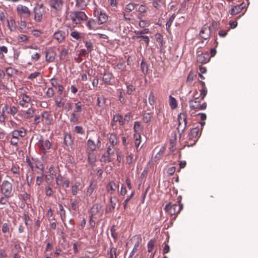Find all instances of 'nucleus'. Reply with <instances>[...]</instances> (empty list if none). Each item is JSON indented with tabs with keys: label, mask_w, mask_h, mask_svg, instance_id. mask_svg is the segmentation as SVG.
Segmentation results:
<instances>
[{
	"label": "nucleus",
	"mask_w": 258,
	"mask_h": 258,
	"mask_svg": "<svg viewBox=\"0 0 258 258\" xmlns=\"http://www.w3.org/2000/svg\"><path fill=\"white\" fill-rule=\"evenodd\" d=\"M70 17L73 23L75 24H80L88 19L87 16L82 11L71 12Z\"/></svg>",
	"instance_id": "1"
},
{
	"label": "nucleus",
	"mask_w": 258,
	"mask_h": 258,
	"mask_svg": "<svg viewBox=\"0 0 258 258\" xmlns=\"http://www.w3.org/2000/svg\"><path fill=\"white\" fill-rule=\"evenodd\" d=\"M1 192L6 197L13 196L12 184L8 180H4L1 184Z\"/></svg>",
	"instance_id": "2"
},
{
	"label": "nucleus",
	"mask_w": 258,
	"mask_h": 258,
	"mask_svg": "<svg viewBox=\"0 0 258 258\" xmlns=\"http://www.w3.org/2000/svg\"><path fill=\"white\" fill-rule=\"evenodd\" d=\"M16 12L20 17L25 19H28L31 15V11L29 8L21 4L17 5Z\"/></svg>",
	"instance_id": "3"
},
{
	"label": "nucleus",
	"mask_w": 258,
	"mask_h": 258,
	"mask_svg": "<svg viewBox=\"0 0 258 258\" xmlns=\"http://www.w3.org/2000/svg\"><path fill=\"white\" fill-rule=\"evenodd\" d=\"M182 209V205H177L176 204L171 205L170 203L166 204L164 210L171 215H174L179 213Z\"/></svg>",
	"instance_id": "4"
},
{
	"label": "nucleus",
	"mask_w": 258,
	"mask_h": 258,
	"mask_svg": "<svg viewBox=\"0 0 258 258\" xmlns=\"http://www.w3.org/2000/svg\"><path fill=\"white\" fill-rule=\"evenodd\" d=\"M33 12L34 14V20L37 22H40L42 19V15L45 12V9L43 5L37 4L33 9Z\"/></svg>",
	"instance_id": "5"
},
{
	"label": "nucleus",
	"mask_w": 258,
	"mask_h": 258,
	"mask_svg": "<svg viewBox=\"0 0 258 258\" xmlns=\"http://www.w3.org/2000/svg\"><path fill=\"white\" fill-rule=\"evenodd\" d=\"M93 15L95 17H97L98 19V24L99 25L105 23L108 20L107 15L99 10L97 8H95L94 9Z\"/></svg>",
	"instance_id": "6"
},
{
	"label": "nucleus",
	"mask_w": 258,
	"mask_h": 258,
	"mask_svg": "<svg viewBox=\"0 0 258 258\" xmlns=\"http://www.w3.org/2000/svg\"><path fill=\"white\" fill-rule=\"evenodd\" d=\"M101 145V141L100 137L98 136L97 138V143H95L93 140L91 139H89L88 140L87 142V145L88 147V149L89 150V151L93 152L96 150V149H99L100 148Z\"/></svg>",
	"instance_id": "7"
},
{
	"label": "nucleus",
	"mask_w": 258,
	"mask_h": 258,
	"mask_svg": "<svg viewBox=\"0 0 258 258\" xmlns=\"http://www.w3.org/2000/svg\"><path fill=\"white\" fill-rule=\"evenodd\" d=\"M48 4L51 8L59 11L62 8L63 2L62 0H49Z\"/></svg>",
	"instance_id": "8"
},
{
	"label": "nucleus",
	"mask_w": 258,
	"mask_h": 258,
	"mask_svg": "<svg viewBox=\"0 0 258 258\" xmlns=\"http://www.w3.org/2000/svg\"><path fill=\"white\" fill-rule=\"evenodd\" d=\"M211 29L208 26H204L200 31V36L204 39L207 40L210 37Z\"/></svg>",
	"instance_id": "9"
},
{
	"label": "nucleus",
	"mask_w": 258,
	"mask_h": 258,
	"mask_svg": "<svg viewBox=\"0 0 258 258\" xmlns=\"http://www.w3.org/2000/svg\"><path fill=\"white\" fill-rule=\"evenodd\" d=\"M210 57L208 52L199 54L197 56V60L199 63H206L210 60Z\"/></svg>",
	"instance_id": "10"
},
{
	"label": "nucleus",
	"mask_w": 258,
	"mask_h": 258,
	"mask_svg": "<svg viewBox=\"0 0 258 258\" xmlns=\"http://www.w3.org/2000/svg\"><path fill=\"white\" fill-rule=\"evenodd\" d=\"M118 202V199L116 196L110 197V206L106 207L105 212L107 213L112 212L116 206V203Z\"/></svg>",
	"instance_id": "11"
},
{
	"label": "nucleus",
	"mask_w": 258,
	"mask_h": 258,
	"mask_svg": "<svg viewBox=\"0 0 258 258\" xmlns=\"http://www.w3.org/2000/svg\"><path fill=\"white\" fill-rule=\"evenodd\" d=\"M86 26L90 31H95L98 29L97 23L93 19H89L86 22Z\"/></svg>",
	"instance_id": "12"
},
{
	"label": "nucleus",
	"mask_w": 258,
	"mask_h": 258,
	"mask_svg": "<svg viewBox=\"0 0 258 258\" xmlns=\"http://www.w3.org/2000/svg\"><path fill=\"white\" fill-rule=\"evenodd\" d=\"M245 7L244 4H241L240 5L232 6L229 11V13L233 16L239 13Z\"/></svg>",
	"instance_id": "13"
},
{
	"label": "nucleus",
	"mask_w": 258,
	"mask_h": 258,
	"mask_svg": "<svg viewBox=\"0 0 258 258\" xmlns=\"http://www.w3.org/2000/svg\"><path fill=\"white\" fill-rule=\"evenodd\" d=\"M2 111L4 113H7L8 114H11L12 115H15L17 113V108L14 106H10V107L5 105L3 107Z\"/></svg>",
	"instance_id": "14"
},
{
	"label": "nucleus",
	"mask_w": 258,
	"mask_h": 258,
	"mask_svg": "<svg viewBox=\"0 0 258 258\" xmlns=\"http://www.w3.org/2000/svg\"><path fill=\"white\" fill-rule=\"evenodd\" d=\"M88 161L90 165L94 166L96 162V156L95 154L92 151H87Z\"/></svg>",
	"instance_id": "15"
},
{
	"label": "nucleus",
	"mask_w": 258,
	"mask_h": 258,
	"mask_svg": "<svg viewBox=\"0 0 258 258\" xmlns=\"http://www.w3.org/2000/svg\"><path fill=\"white\" fill-rule=\"evenodd\" d=\"M66 33L62 31H58L53 34V37L58 42H62L65 38Z\"/></svg>",
	"instance_id": "16"
},
{
	"label": "nucleus",
	"mask_w": 258,
	"mask_h": 258,
	"mask_svg": "<svg viewBox=\"0 0 258 258\" xmlns=\"http://www.w3.org/2000/svg\"><path fill=\"white\" fill-rule=\"evenodd\" d=\"M41 120L44 122L45 124L49 125L51 123L52 119L50 118V113L48 111H45L41 113Z\"/></svg>",
	"instance_id": "17"
},
{
	"label": "nucleus",
	"mask_w": 258,
	"mask_h": 258,
	"mask_svg": "<svg viewBox=\"0 0 258 258\" xmlns=\"http://www.w3.org/2000/svg\"><path fill=\"white\" fill-rule=\"evenodd\" d=\"M21 96L22 100L19 101V104L23 107H27V106L26 105V104L30 102L31 99L30 96L26 94H22Z\"/></svg>",
	"instance_id": "18"
},
{
	"label": "nucleus",
	"mask_w": 258,
	"mask_h": 258,
	"mask_svg": "<svg viewBox=\"0 0 258 258\" xmlns=\"http://www.w3.org/2000/svg\"><path fill=\"white\" fill-rule=\"evenodd\" d=\"M55 57V53L52 50H49L45 52V59L48 62H52Z\"/></svg>",
	"instance_id": "19"
},
{
	"label": "nucleus",
	"mask_w": 258,
	"mask_h": 258,
	"mask_svg": "<svg viewBox=\"0 0 258 258\" xmlns=\"http://www.w3.org/2000/svg\"><path fill=\"white\" fill-rule=\"evenodd\" d=\"M113 78V75L109 72H105L102 77L103 82L108 85H111V80Z\"/></svg>",
	"instance_id": "20"
},
{
	"label": "nucleus",
	"mask_w": 258,
	"mask_h": 258,
	"mask_svg": "<svg viewBox=\"0 0 258 258\" xmlns=\"http://www.w3.org/2000/svg\"><path fill=\"white\" fill-rule=\"evenodd\" d=\"M118 185L115 184L113 181H111L107 184V189L110 194H112L116 189L118 188Z\"/></svg>",
	"instance_id": "21"
},
{
	"label": "nucleus",
	"mask_w": 258,
	"mask_h": 258,
	"mask_svg": "<svg viewBox=\"0 0 258 258\" xmlns=\"http://www.w3.org/2000/svg\"><path fill=\"white\" fill-rule=\"evenodd\" d=\"M35 113V109L32 107L29 108L26 111L24 114H22V116L25 118L29 119L32 118Z\"/></svg>",
	"instance_id": "22"
},
{
	"label": "nucleus",
	"mask_w": 258,
	"mask_h": 258,
	"mask_svg": "<svg viewBox=\"0 0 258 258\" xmlns=\"http://www.w3.org/2000/svg\"><path fill=\"white\" fill-rule=\"evenodd\" d=\"M7 26L11 32L15 31L16 30V25L15 20L11 18L7 20Z\"/></svg>",
	"instance_id": "23"
},
{
	"label": "nucleus",
	"mask_w": 258,
	"mask_h": 258,
	"mask_svg": "<svg viewBox=\"0 0 258 258\" xmlns=\"http://www.w3.org/2000/svg\"><path fill=\"white\" fill-rule=\"evenodd\" d=\"M50 147L51 144L48 140L41 142V149L43 150L44 153H46L47 151L50 148Z\"/></svg>",
	"instance_id": "24"
},
{
	"label": "nucleus",
	"mask_w": 258,
	"mask_h": 258,
	"mask_svg": "<svg viewBox=\"0 0 258 258\" xmlns=\"http://www.w3.org/2000/svg\"><path fill=\"white\" fill-rule=\"evenodd\" d=\"M143 128L139 121H135L134 125V135H141V132L143 131Z\"/></svg>",
	"instance_id": "25"
},
{
	"label": "nucleus",
	"mask_w": 258,
	"mask_h": 258,
	"mask_svg": "<svg viewBox=\"0 0 258 258\" xmlns=\"http://www.w3.org/2000/svg\"><path fill=\"white\" fill-rule=\"evenodd\" d=\"M80 115L79 114L72 112L70 115V120L71 122L77 124L79 122Z\"/></svg>",
	"instance_id": "26"
},
{
	"label": "nucleus",
	"mask_w": 258,
	"mask_h": 258,
	"mask_svg": "<svg viewBox=\"0 0 258 258\" xmlns=\"http://www.w3.org/2000/svg\"><path fill=\"white\" fill-rule=\"evenodd\" d=\"M193 103H190L189 105V107L191 109H198L199 110H205L207 107V103L206 102L203 103L202 105H193Z\"/></svg>",
	"instance_id": "27"
},
{
	"label": "nucleus",
	"mask_w": 258,
	"mask_h": 258,
	"mask_svg": "<svg viewBox=\"0 0 258 258\" xmlns=\"http://www.w3.org/2000/svg\"><path fill=\"white\" fill-rule=\"evenodd\" d=\"M199 134V128L195 127L191 130L190 133L188 134V139L190 140L192 139L193 138H197Z\"/></svg>",
	"instance_id": "28"
},
{
	"label": "nucleus",
	"mask_w": 258,
	"mask_h": 258,
	"mask_svg": "<svg viewBox=\"0 0 258 258\" xmlns=\"http://www.w3.org/2000/svg\"><path fill=\"white\" fill-rule=\"evenodd\" d=\"M83 106L81 102L78 101L77 103H75V108L73 112L77 114L81 113L82 111Z\"/></svg>",
	"instance_id": "29"
},
{
	"label": "nucleus",
	"mask_w": 258,
	"mask_h": 258,
	"mask_svg": "<svg viewBox=\"0 0 258 258\" xmlns=\"http://www.w3.org/2000/svg\"><path fill=\"white\" fill-rule=\"evenodd\" d=\"M98 106L102 108H104L106 103V98L103 96H100L97 99Z\"/></svg>",
	"instance_id": "30"
},
{
	"label": "nucleus",
	"mask_w": 258,
	"mask_h": 258,
	"mask_svg": "<svg viewBox=\"0 0 258 258\" xmlns=\"http://www.w3.org/2000/svg\"><path fill=\"white\" fill-rule=\"evenodd\" d=\"M64 143L67 146H71L73 144V140L72 139L71 135L70 134H66L63 139Z\"/></svg>",
	"instance_id": "31"
},
{
	"label": "nucleus",
	"mask_w": 258,
	"mask_h": 258,
	"mask_svg": "<svg viewBox=\"0 0 258 258\" xmlns=\"http://www.w3.org/2000/svg\"><path fill=\"white\" fill-rule=\"evenodd\" d=\"M134 139H135V145L137 151H138L141 148H141L139 147L140 145L141 144V135H134Z\"/></svg>",
	"instance_id": "32"
},
{
	"label": "nucleus",
	"mask_w": 258,
	"mask_h": 258,
	"mask_svg": "<svg viewBox=\"0 0 258 258\" xmlns=\"http://www.w3.org/2000/svg\"><path fill=\"white\" fill-rule=\"evenodd\" d=\"M87 5V4L85 0H76V6L81 10H84Z\"/></svg>",
	"instance_id": "33"
},
{
	"label": "nucleus",
	"mask_w": 258,
	"mask_h": 258,
	"mask_svg": "<svg viewBox=\"0 0 258 258\" xmlns=\"http://www.w3.org/2000/svg\"><path fill=\"white\" fill-rule=\"evenodd\" d=\"M101 208V206L99 204H94L92 206V207L91 210V215L94 216V215H96L100 211Z\"/></svg>",
	"instance_id": "34"
},
{
	"label": "nucleus",
	"mask_w": 258,
	"mask_h": 258,
	"mask_svg": "<svg viewBox=\"0 0 258 258\" xmlns=\"http://www.w3.org/2000/svg\"><path fill=\"white\" fill-rule=\"evenodd\" d=\"M109 142L110 145H116L118 143V140L117 139L116 135L114 134H110L109 138Z\"/></svg>",
	"instance_id": "35"
},
{
	"label": "nucleus",
	"mask_w": 258,
	"mask_h": 258,
	"mask_svg": "<svg viewBox=\"0 0 258 258\" xmlns=\"http://www.w3.org/2000/svg\"><path fill=\"white\" fill-rule=\"evenodd\" d=\"M11 170L15 175L16 177H20V169L19 166L13 165Z\"/></svg>",
	"instance_id": "36"
},
{
	"label": "nucleus",
	"mask_w": 258,
	"mask_h": 258,
	"mask_svg": "<svg viewBox=\"0 0 258 258\" xmlns=\"http://www.w3.org/2000/svg\"><path fill=\"white\" fill-rule=\"evenodd\" d=\"M169 105L170 107L174 109L177 107V103L175 98L172 96H169Z\"/></svg>",
	"instance_id": "37"
},
{
	"label": "nucleus",
	"mask_w": 258,
	"mask_h": 258,
	"mask_svg": "<svg viewBox=\"0 0 258 258\" xmlns=\"http://www.w3.org/2000/svg\"><path fill=\"white\" fill-rule=\"evenodd\" d=\"M124 120L123 117L120 115H115L113 116V120L115 122H118L120 124L122 125L124 123Z\"/></svg>",
	"instance_id": "38"
},
{
	"label": "nucleus",
	"mask_w": 258,
	"mask_h": 258,
	"mask_svg": "<svg viewBox=\"0 0 258 258\" xmlns=\"http://www.w3.org/2000/svg\"><path fill=\"white\" fill-rule=\"evenodd\" d=\"M175 18V15L173 14L169 19L168 21L166 24V28L168 31L172 25V23Z\"/></svg>",
	"instance_id": "39"
},
{
	"label": "nucleus",
	"mask_w": 258,
	"mask_h": 258,
	"mask_svg": "<svg viewBox=\"0 0 258 258\" xmlns=\"http://www.w3.org/2000/svg\"><path fill=\"white\" fill-rule=\"evenodd\" d=\"M54 102L57 107H62L65 104V100L62 97H60L58 99H55Z\"/></svg>",
	"instance_id": "40"
},
{
	"label": "nucleus",
	"mask_w": 258,
	"mask_h": 258,
	"mask_svg": "<svg viewBox=\"0 0 258 258\" xmlns=\"http://www.w3.org/2000/svg\"><path fill=\"white\" fill-rule=\"evenodd\" d=\"M118 91H119V96H118L119 101L122 103H125L126 102V100L124 97L125 93L123 92V90L122 89H121V90H118Z\"/></svg>",
	"instance_id": "41"
},
{
	"label": "nucleus",
	"mask_w": 258,
	"mask_h": 258,
	"mask_svg": "<svg viewBox=\"0 0 258 258\" xmlns=\"http://www.w3.org/2000/svg\"><path fill=\"white\" fill-rule=\"evenodd\" d=\"M136 6L137 5L136 4L129 3L125 6V10L128 12H131L135 9Z\"/></svg>",
	"instance_id": "42"
},
{
	"label": "nucleus",
	"mask_w": 258,
	"mask_h": 258,
	"mask_svg": "<svg viewBox=\"0 0 258 258\" xmlns=\"http://www.w3.org/2000/svg\"><path fill=\"white\" fill-rule=\"evenodd\" d=\"M85 46L87 48L88 53L91 52L93 50V45L92 43L90 41H84Z\"/></svg>",
	"instance_id": "43"
},
{
	"label": "nucleus",
	"mask_w": 258,
	"mask_h": 258,
	"mask_svg": "<svg viewBox=\"0 0 258 258\" xmlns=\"http://www.w3.org/2000/svg\"><path fill=\"white\" fill-rule=\"evenodd\" d=\"M185 115H186V112H180L178 115V117H177V119H178V131H179V130H180V127H181V121L183 119V117Z\"/></svg>",
	"instance_id": "44"
},
{
	"label": "nucleus",
	"mask_w": 258,
	"mask_h": 258,
	"mask_svg": "<svg viewBox=\"0 0 258 258\" xmlns=\"http://www.w3.org/2000/svg\"><path fill=\"white\" fill-rule=\"evenodd\" d=\"M73 131L78 134L83 135L85 133L84 130L81 126H75L73 129Z\"/></svg>",
	"instance_id": "45"
},
{
	"label": "nucleus",
	"mask_w": 258,
	"mask_h": 258,
	"mask_svg": "<svg viewBox=\"0 0 258 258\" xmlns=\"http://www.w3.org/2000/svg\"><path fill=\"white\" fill-rule=\"evenodd\" d=\"M19 29L21 32H24V30L26 28L27 24L25 21L20 20L18 22Z\"/></svg>",
	"instance_id": "46"
},
{
	"label": "nucleus",
	"mask_w": 258,
	"mask_h": 258,
	"mask_svg": "<svg viewBox=\"0 0 258 258\" xmlns=\"http://www.w3.org/2000/svg\"><path fill=\"white\" fill-rule=\"evenodd\" d=\"M59 210L60 212V216L62 221L66 218V212L62 205L59 204Z\"/></svg>",
	"instance_id": "47"
},
{
	"label": "nucleus",
	"mask_w": 258,
	"mask_h": 258,
	"mask_svg": "<svg viewBox=\"0 0 258 258\" xmlns=\"http://www.w3.org/2000/svg\"><path fill=\"white\" fill-rule=\"evenodd\" d=\"M149 103L151 105L155 103V95L153 91H151L148 98Z\"/></svg>",
	"instance_id": "48"
},
{
	"label": "nucleus",
	"mask_w": 258,
	"mask_h": 258,
	"mask_svg": "<svg viewBox=\"0 0 258 258\" xmlns=\"http://www.w3.org/2000/svg\"><path fill=\"white\" fill-rule=\"evenodd\" d=\"M10 226L7 223H5L3 224L2 227V230L4 233H10Z\"/></svg>",
	"instance_id": "49"
},
{
	"label": "nucleus",
	"mask_w": 258,
	"mask_h": 258,
	"mask_svg": "<svg viewBox=\"0 0 258 258\" xmlns=\"http://www.w3.org/2000/svg\"><path fill=\"white\" fill-rule=\"evenodd\" d=\"M70 35L75 39L77 40H80L81 38L80 33L77 31H73L71 32Z\"/></svg>",
	"instance_id": "50"
},
{
	"label": "nucleus",
	"mask_w": 258,
	"mask_h": 258,
	"mask_svg": "<svg viewBox=\"0 0 258 258\" xmlns=\"http://www.w3.org/2000/svg\"><path fill=\"white\" fill-rule=\"evenodd\" d=\"M136 38H140V39L144 40L145 41L147 46H148L149 45L150 40H149V38L148 36H147L146 35H139V36H137Z\"/></svg>",
	"instance_id": "51"
},
{
	"label": "nucleus",
	"mask_w": 258,
	"mask_h": 258,
	"mask_svg": "<svg viewBox=\"0 0 258 258\" xmlns=\"http://www.w3.org/2000/svg\"><path fill=\"white\" fill-rule=\"evenodd\" d=\"M200 92L201 100H203L207 94V89L206 87H202Z\"/></svg>",
	"instance_id": "52"
},
{
	"label": "nucleus",
	"mask_w": 258,
	"mask_h": 258,
	"mask_svg": "<svg viewBox=\"0 0 258 258\" xmlns=\"http://www.w3.org/2000/svg\"><path fill=\"white\" fill-rule=\"evenodd\" d=\"M110 232H111V235L112 237V238L114 239V240H116L117 238L118 234L116 232L115 229V226H112L110 229Z\"/></svg>",
	"instance_id": "53"
},
{
	"label": "nucleus",
	"mask_w": 258,
	"mask_h": 258,
	"mask_svg": "<svg viewBox=\"0 0 258 258\" xmlns=\"http://www.w3.org/2000/svg\"><path fill=\"white\" fill-rule=\"evenodd\" d=\"M150 32L149 29L148 28H145L144 29L141 31H135L134 33L137 35H143V34H148Z\"/></svg>",
	"instance_id": "54"
},
{
	"label": "nucleus",
	"mask_w": 258,
	"mask_h": 258,
	"mask_svg": "<svg viewBox=\"0 0 258 258\" xmlns=\"http://www.w3.org/2000/svg\"><path fill=\"white\" fill-rule=\"evenodd\" d=\"M115 145H109L107 148V153L108 155H112L114 153L115 151Z\"/></svg>",
	"instance_id": "55"
},
{
	"label": "nucleus",
	"mask_w": 258,
	"mask_h": 258,
	"mask_svg": "<svg viewBox=\"0 0 258 258\" xmlns=\"http://www.w3.org/2000/svg\"><path fill=\"white\" fill-rule=\"evenodd\" d=\"M6 73L9 76H12L14 74L16 73V71L11 67H9L7 68Z\"/></svg>",
	"instance_id": "56"
},
{
	"label": "nucleus",
	"mask_w": 258,
	"mask_h": 258,
	"mask_svg": "<svg viewBox=\"0 0 258 258\" xmlns=\"http://www.w3.org/2000/svg\"><path fill=\"white\" fill-rule=\"evenodd\" d=\"M151 117L152 115L150 113H145L143 116V120L145 123H148L150 121Z\"/></svg>",
	"instance_id": "57"
},
{
	"label": "nucleus",
	"mask_w": 258,
	"mask_h": 258,
	"mask_svg": "<svg viewBox=\"0 0 258 258\" xmlns=\"http://www.w3.org/2000/svg\"><path fill=\"white\" fill-rule=\"evenodd\" d=\"M186 117H187V115H185L183 117V119H182V121H183V122H184V124L183 125H181V127H180L181 133H183L186 127L187 123V122L186 120Z\"/></svg>",
	"instance_id": "58"
},
{
	"label": "nucleus",
	"mask_w": 258,
	"mask_h": 258,
	"mask_svg": "<svg viewBox=\"0 0 258 258\" xmlns=\"http://www.w3.org/2000/svg\"><path fill=\"white\" fill-rule=\"evenodd\" d=\"M45 194L47 196L51 197L53 194L52 188L49 186H46L45 188Z\"/></svg>",
	"instance_id": "59"
},
{
	"label": "nucleus",
	"mask_w": 258,
	"mask_h": 258,
	"mask_svg": "<svg viewBox=\"0 0 258 258\" xmlns=\"http://www.w3.org/2000/svg\"><path fill=\"white\" fill-rule=\"evenodd\" d=\"M150 25V23L146 20H141L140 21L139 23V26L141 28H145L146 26H149Z\"/></svg>",
	"instance_id": "60"
},
{
	"label": "nucleus",
	"mask_w": 258,
	"mask_h": 258,
	"mask_svg": "<svg viewBox=\"0 0 258 258\" xmlns=\"http://www.w3.org/2000/svg\"><path fill=\"white\" fill-rule=\"evenodd\" d=\"M18 39L20 42H25L28 40V37L25 35L21 34L18 36Z\"/></svg>",
	"instance_id": "61"
},
{
	"label": "nucleus",
	"mask_w": 258,
	"mask_h": 258,
	"mask_svg": "<svg viewBox=\"0 0 258 258\" xmlns=\"http://www.w3.org/2000/svg\"><path fill=\"white\" fill-rule=\"evenodd\" d=\"M43 176L44 174L42 173L41 176H37L36 177V184L37 185H40L41 184L43 181Z\"/></svg>",
	"instance_id": "62"
},
{
	"label": "nucleus",
	"mask_w": 258,
	"mask_h": 258,
	"mask_svg": "<svg viewBox=\"0 0 258 258\" xmlns=\"http://www.w3.org/2000/svg\"><path fill=\"white\" fill-rule=\"evenodd\" d=\"M94 188L92 185V183H91L89 186L88 187L86 192V195L88 196H90L91 195L92 192H93Z\"/></svg>",
	"instance_id": "63"
},
{
	"label": "nucleus",
	"mask_w": 258,
	"mask_h": 258,
	"mask_svg": "<svg viewBox=\"0 0 258 258\" xmlns=\"http://www.w3.org/2000/svg\"><path fill=\"white\" fill-rule=\"evenodd\" d=\"M117 248L116 247H112L110 249L109 258H116V252Z\"/></svg>",
	"instance_id": "64"
}]
</instances>
